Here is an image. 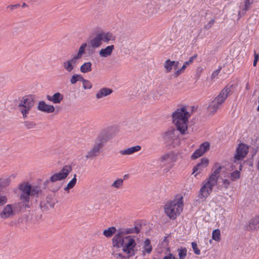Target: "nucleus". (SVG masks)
Masks as SVG:
<instances>
[{
	"instance_id": "0eeeda50",
	"label": "nucleus",
	"mask_w": 259,
	"mask_h": 259,
	"mask_svg": "<svg viewBox=\"0 0 259 259\" xmlns=\"http://www.w3.org/2000/svg\"><path fill=\"white\" fill-rule=\"evenodd\" d=\"M115 36L109 32H100L97 33L89 41V44L92 48H98L102 45L103 42L108 43L110 41H114Z\"/></svg>"
},
{
	"instance_id": "79ce46f5",
	"label": "nucleus",
	"mask_w": 259,
	"mask_h": 259,
	"mask_svg": "<svg viewBox=\"0 0 259 259\" xmlns=\"http://www.w3.org/2000/svg\"><path fill=\"white\" fill-rule=\"evenodd\" d=\"M81 81L82 82L84 89L89 90L92 88V84L90 81L85 79L82 77V79L81 80Z\"/></svg>"
},
{
	"instance_id": "412c9836",
	"label": "nucleus",
	"mask_w": 259,
	"mask_h": 259,
	"mask_svg": "<svg viewBox=\"0 0 259 259\" xmlns=\"http://www.w3.org/2000/svg\"><path fill=\"white\" fill-rule=\"evenodd\" d=\"M102 148L99 145L95 144L93 147L89 150L85 156L87 159H92L97 156Z\"/></svg>"
},
{
	"instance_id": "4be33fe9",
	"label": "nucleus",
	"mask_w": 259,
	"mask_h": 259,
	"mask_svg": "<svg viewBox=\"0 0 259 259\" xmlns=\"http://www.w3.org/2000/svg\"><path fill=\"white\" fill-rule=\"evenodd\" d=\"M214 167H215V170L213 171V172L207 179L209 180V181H211L217 184L219 176L221 171L222 167L220 166L218 163H216L214 165Z\"/></svg>"
},
{
	"instance_id": "5701e85b",
	"label": "nucleus",
	"mask_w": 259,
	"mask_h": 259,
	"mask_svg": "<svg viewBox=\"0 0 259 259\" xmlns=\"http://www.w3.org/2000/svg\"><path fill=\"white\" fill-rule=\"evenodd\" d=\"M179 64L178 61H171L169 59L166 60L164 64L165 72L167 73L170 72L174 67L175 69H177L179 66Z\"/></svg>"
},
{
	"instance_id": "49530a36",
	"label": "nucleus",
	"mask_w": 259,
	"mask_h": 259,
	"mask_svg": "<svg viewBox=\"0 0 259 259\" xmlns=\"http://www.w3.org/2000/svg\"><path fill=\"white\" fill-rule=\"evenodd\" d=\"M214 19H212L210 20L206 24H205L204 26V28L205 30L209 29L211 26L213 25V24L214 23Z\"/></svg>"
},
{
	"instance_id": "473e14b6",
	"label": "nucleus",
	"mask_w": 259,
	"mask_h": 259,
	"mask_svg": "<svg viewBox=\"0 0 259 259\" xmlns=\"http://www.w3.org/2000/svg\"><path fill=\"white\" fill-rule=\"evenodd\" d=\"M116 231V229L115 227H111L108 228L107 229L104 230L103 231V234L105 237L110 238L115 233Z\"/></svg>"
},
{
	"instance_id": "9b49d317",
	"label": "nucleus",
	"mask_w": 259,
	"mask_h": 259,
	"mask_svg": "<svg viewBox=\"0 0 259 259\" xmlns=\"http://www.w3.org/2000/svg\"><path fill=\"white\" fill-rule=\"evenodd\" d=\"M217 184L207 179L201 188L198 197L202 200H204L212 192L213 187Z\"/></svg>"
},
{
	"instance_id": "c756f323",
	"label": "nucleus",
	"mask_w": 259,
	"mask_h": 259,
	"mask_svg": "<svg viewBox=\"0 0 259 259\" xmlns=\"http://www.w3.org/2000/svg\"><path fill=\"white\" fill-rule=\"evenodd\" d=\"M87 46V44L86 43L82 44L78 49L77 54L73 57L77 60L80 59L82 58V55L85 54V50Z\"/></svg>"
},
{
	"instance_id": "a18cd8bd",
	"label": "nucleus",
	"mask_w": 259,
	"mask_h": 259,
	"mask_svg": "<svg viewBox=\"0 0 259 259\" xmlns=\"http://www.w3.org/2000/svg\"><path fill=\"white\" fill-rule=\"evenodd\" d=\"M231 184V181L230 180H228L227 179H225L223 180V184L224 186V187L225 188V189H227L229 188L230 185Z\"/></svg>"
},
{
	"instance_id": "4d7b16f0",
	"label": "nucleus",
	"mask_w": 259,
	"mask_h": 259,
	"mask_svg": "<svg viewBox=\"0 0 259 259\" xmlns=\"http://www.w3.org/2000/svg\"><path fill=\"white\" fill-rule=\"evenodd\" d=\"M26 6V4L24 3L22 5V7H24Z\"/></svg>"
},
{
	"instance_id": "1a4fd4ad",
	"label": "nucleus",
	"mask_w": 259,
	"mask_h": 259,
	"mask_svg": "<svg viewBox=\"0 0 259 259\" xmlns=\"http://www.w3.org/2000/svg\"><path fill=\"white\" fill-rule=\"evenodd\" d=\"M72 170V167L71 165H65L59 172L53 175L51 177L50 181L52 183H55L58 181L63 180L68 177Z\"/></svg>"
},
{
	"instance_id": "cd10ccee",
	"label": "nucleus",
	"mask_w": 259,
	"mask_h": 259,
	"mask_svg": "<svg viewBox=\"0 0 259 259\" xmlns=\"http://www.w3.org/2000/svg\"><path fill=\"white\" fill-rule=\"evenodd\" d=\"M197 55H195L191 57L189 59L188 61L185 62L184 63L183 65L182 66V67L180 69H179L178 70H177L174 73V76H176V77H177L180 74H181L185 70V69L186 68L187 66L188 65H189V64H191L193 62L194 60L197 58Z\"/></svg>"
},
{
	"instance_id": "393cba45",
	"label": "nucleus",
	"mask_w": 259,
	"mask_h": 259,
	"mask_svg": "<svg viewBox=\"0 0 259 259\" xmlns=\"http://www.w3.org/2000/svg\"><path fill=\"white\" fill-rule=\"evenodd\" d=\"M47 100L54 104L60 103L63 99V96L61 93L58 92L55 93L53 96L47 95L46 96Z\"/></svg>"
},
{
	"instance_id": "f3484780",
	"label": "nucleus",
	"mask_w": 259,
	"mask_h": 259,
	"mask_svg": "<svg viewBox=\"0 0 259 259\" xmlns=\"http://www.w3.org/2000/svg\"><path fill=\"white\" fill-rule=\"evenodd\" d=\"M176 159V156L175 153L170 151L166 153L163 154L159 158V161L162 164H165L166 163H170L171 162H174Z\"/></svg>"
},
{
	"instance_id": "a19ab883",
	"label": "nucleus",
	"mask_w": 259,
	"mask_h": 259,
	"mask_svg": "<svg viewBox=\"0 0 259 259\" xmlns=\"http://www.w3.org/2000/svg\"><path fill=\"white\" fill-rule=\"evenodd\" d=\"M82 76L79 74H74L72 76L70 79V82L71 84H73L76 83L77 81H80L82 79Z\"/></svg>"
},
{
	"instance_id": "3c124183",
	"label": "nucleus",
	"mask_w": 259,
	"mask_h": 259,
	"mask_svg": "<svg viewBox=\"0 0 259 259\" xmlns=\"http://www.w3.org/2000/svg\"><path fill=\"white\" fill-rule=\"evenodd\" d=\"M258 55L255 54L254 61H253V65L254 66H256V63H257V62L258 61Z\"/></svg>"
},
{
	"instance_id": "37998d69",
	"label": "nucleus",
	"mask_w": 259,
	"mask_h": 259,
	"mask_svg": "<svg viewBox=\"0 0 259 259\" xmlns=\"http://www.w3.org/2000/svg\"><path fill=\"white\" fill-rule=\"evenodd\" d=\"M24 125L27 129H31L35 127L36 124L33 121H25L24 122Z\"/></svg>"
},
{
	"instance_id": "e433bc0d",
	"label": "nucleus",
	"mask_w": 259,
	"mask_h": 259,
	"mask_svg": "<svg viewBox=\"0 0 259 259\" xmlns=\"http://www.w3.org/2000/svg\"><path fill=\"white\" fill-rule=\"evenodd\" d=\"M123 185V180L118 179L115 180L111 185V187L116 189H121Z\"/></svg>"
},
{
	"instance_id": "c9c22d12",
	"label": "nucleus",
	"mask_w": 259,
	"mask_h": 259,
	"mask_svg": "<svg viewBox=\"0 0 259 259\" xmlns=\"http://www.w3.org/2000/svg\"><path fill=\"white\" fill-rule=\"evenodd\" d=\"M152 248L151 245H150V241L149 239H147L144 241V250L143 252H146L147 253H150L152 251Z\"/></svg>"
},
{
	"instance_id": "ea45409f",
	"label": "nucleus",
	"mask_w": 259,
	"mask_h": 259,
	"mask_svg": "<svg viewBox=\"0 0 259 259\" xmlns=\"http://www.w3.org/2000/svg\"><path fill=\"white\" fill-rule=\"evenodd\" d=\"M148 14L151 15L155 13V8L154 6L151 4H148L146 6V12Z\"/></svg>"
},
{
	"instance_id": "09e8293b",
	"label": "nucleus",
	"mask_w": 259,
	"mask_h": 259,
	"mask_svg": "<svg viewBox=\"0 0 259 259\" xmlns=\"http://www.w3.org/2000/svg\"><path fill=\"white\" fill-rule=\"evenodd\" d=\"M221 70V68L220 67L219 69H217V70H214V71L212 72V74H211V78L212 79H213V78H214L215 76H217L219 74V73H220V72Z\"/></svg>"
},
{
	"instance_id": "a878e982",
	"label": "nucleus",
	"mask_w": 259,
	"mask_h": 259,
	"mask_svg": "<svg viewBox=\"0 0 259 259\" xmlns=\"http://www.w3.org/2000/svg\"><path fill=\"white\" fill-rule=\"evenodd\" d=\"M141 149V147L139 145L131 147L127 149L120 151L119 153L123 155H130L136 152H139Z\"/></svg>"
},
{
	"instance_id": "dca6fc26",
	"label": "nucleus",
	"mask_w": 259,
	"mask_h": 259,
	"mask_svg": "<svg viewBox=\"0 0 259 259\" xmlns=\"http://www.w3.org/2000/svg\"><path fill=\"white\" fill-rule=\"evenodd\" d=\"M37 109L40 111L47 113H51L55 111V107L53 105L47 104L44 101L38 102Z\"/></svg>"
},
{
	"instance_id": "b1692460",
	"label": "nucleus",
	"mask_w": 259,
	"mask_h": 259,
	"mask_svg": "<svg viewBox=\"0 0 259 259\" xmlns=\"http://www.w3.org/2000/svg\"><path fill=\"white\" fill-rule=\"evenodd\" d=\"M113 91L112 89L108 88H101L96 94V98L97 99H100L104 97L110 95Z\"/></svg>"
},
{
	"instance_id": "39448f33",
	"label": "nucleus",
	"mask_w": 259,
	"mask_h": 259,
	"mask_svg": "<svg viewBox=\"0 0 259 259\" xmlns=\"http://www.w3.org/2000/svg\"><path fill=\"white\" fill-rule=\"evenodd\" d=\"M233 84L226 85L209 104L208 107V112L210 114H214L224 103L229 95L232 89Z\"/></svg>"
},
{
	"instance_id": "6e6552de",
	"label": "nucleus",
	"mask_w": 259,
	"mask_h": 259,
	"mask_svg": "<svg viewBox=\"0 0 259 259\" xmlns=\"http://www.w3.org/2000/svg\"><path fill=\"white\" fill-rule=\"evenodd\" d=\"M34 104V101L31 97H24L20 100L18 104V109L22 114L23 119L28 118Z\"/></svg>"
},
{
	"instance_id": "4468645a",
	"label": "nucleus",
	"mask_w": 259,
	"mask_h": 259,
	"mask_svg": "<svg viewBox=\"0 0 259 259\" xmlns=\"http://www.w3.org/2000/svg\"><path fill=\"white\" fill-rule=\"evenodd\" d=\"M209 143L207 142L201 144L199 148L193 153L191 156V158L192 159H196L201 156L205 152L209 150Z\"/></svg>"
},
{
	"instance_id": "20e7f679",
	"label": "nucleus",
	"mask_w": 259,
	"mask_h": 259,
	"mask_svg": "<svg viewBox=\"0 0 259 259\" xmlns=\"http://www.w3.org/2000/svg\"><path fill=\"white\" fill-rule=\"evenodd\" d=\"M233 84L226 85L209 104L208 107V112L210 114H214L224 103L229 95L232 89Z\"/></svg>"
},
{
	"instance_id": "bb28decb",
	"label": "nucleus",
	"mask_w": 259,
	"mask_h": 259,
	"mask_svg": "<svg viewBox=\"0 0 259 259\" xmlns=\"http://www.w3.org/2000/svg\"><path fill=\"white\" fill-rule=\"evenodd\" d=\"M114 49V45L107 46L105 48L101 49L99 52V54L101 57H108L112 54Z\"/></svg>"
},
{
	"instance_id": "de8ad7c7",
	"label": "nucleus",
	"mask_w": 259,
	"mask_h": 259,
	"mask_svg": "<svg viewBox=\"0 0 259 259\" xmlns=\"http://www.w3.org/2000/svg\"><path fill=\"white\" fill-rule=\"evenodd\" d=\"M254 0H244V4L250 10L251 5L253 4Z\"/></svg>"
},
{
	"instance_id": "7ed1b4c3",
	"label": "nucleus",
	"mask_w": 259,
	"mask_h": 259,
	"mask_svg": "<svg viewBox=\"0 0 259 259\" xmlns=\"http://www.w3.org/2000/svg\"><path fill=\"white\" fill-rule=\"evenodd\" d=\"M172 122L182 134L188 128V119L191 116L186 106L178 108L172 114Z\"/></svg>"
},
{
	"instance_id": "f704fd0d",
	"label": "nucleus",
	"mask_w": 259,
	"mask_h": 259,
	"mask_svg": "<svg viewBox=\"0 0 259 259\" xmlns=\"http://www.w3.org/2000/svg\"><path fill=\"white\" fill-rule=\"evenodd\" d=\"M241 177V174L239 170H235L230 174L229 178L230 180L232 182L236 181Z\"/></svg>"
},
{
	"instance_id": "6ab92c4d",
	"label": "nucleus",
	"mask_w": 259,
	"mask_h": 259,
	"mask_svg": "<svg viewBox=\"0 0 259 259\" xmlns=\"http://www.w3.org/2000/svg\"><path fill=\"white\" fill-rule=\"evenodd\" d=\"M246 229L248 231H254L259 229V214L249 220Z\"/></svg>"
},
{
	"instance_id": "864d4df0",
	"label": "nucleus",
	"mask_w": 259,
	"mask_h": 259,
	"mask_svg": "<svg viewBox=\"0 0 259 259\" xmlns=\"http://www.w3.org/2000/svg\"><path fill=\"white\" fill-rule=\"evenodd\" d=\"M256 168L259 171V160L257 161V164H256Z\"/></svg>"
},
{
	"instance_id": "ddd939ff",
	"label": "nucleus",
	"mask_w": 259,
	"mask_h": 259,
	"mask_svg": "<svg viewBox=\"0 0 259 259\" xmlns=\"http://www.w3.org/2000/svg\"><path fill=\"white\" fill-rule=\"evenodd\" d=\"M248 152V147L244 144H240L236 149V153L234 156V162L242 160Z\"/></svg>"
},
{
	"instance_id": "f03ea898",
	"label": "nucleus",
	"mask_w": 259,
	"mask_h": 259,
	"mask_svg": "<svg viewBox=\"0 0 259 259\" xmlns=\"http://www.w3.org/2000/svg\"><path fill=\"white\" fill-rule=\"evenodd\" d=\"M20 200L17 205L20 209L30 207L29 201L30 196L38 197L42 194V190L39 186H31L28 183L19 185Z\"/></svg>"
},
{
	"instance_id": "423d86ee",
	"label": "nucleus",
	"mask_w": 259,
	"mask_h": 259,
	"mask_svg": "<svg viewBox=\"0 0 259 259\" xmlns=\"http://www.w3.org/2000/svg\"><path fill=\"white\" fill-rule=\"evenodd\" d=\"M183 197H180L179 198L168 201L164 205V210L165 213L169 219L174 220L178 215H180L183 210Z\"/></svg>"
},
{
	"instance_id": "7c9ffc66",
	"label": "nucleus",
	"mask_w": 259,
	"mask_h": 259,
	"mask_svg": "<svg viewBox=\"0 0 259 259\" xmlns=\"http://www.w3.org/2000/svg\"><path fill=\"white\" fill-rule=\"evenodd\" d=\"M239 11L238 12V19L243 16L246 12L249 10L243 2L239 4Z\"/></svg>"
},
{
	"instance_id": "13d9d810",
	"label": "nucleus",
	"mask_w": 259,
	"mask_h": 259,
	"mask_svg": "<svg viewBox=\"0 0 259 259\" xmlns=\"http://www.w3.org/2000/svg\"><path fill=\"white\" fill-rule=\"evenodd\" d=\"M257 111H259V104H258V107L257 108Z\"/></svg>"
},
{
	"instance_id": "aec40b11",
	"label": "nucleus",
	"mask_w": 259,
	"mask_h": 259,
	"mask_svg": "<svg viewBox=\"0 0 259 259\" xmlns=\"http://www.w3.org/2000/svg\"><path fill=\"white\" fill-rule=\"evenodd\" d=\"M14 214V211L11 204H7L5 206L0 213V217L3 219H6Z\"/></svg>"
},
{
	"instance_id": "a211bd4d",
	"label": "nucleus",
	"mask_w": 259,
	"mask_h": 259,
	"mask_svg": "<svg viewBox=\"0 0 259 259\" xmlns=\"http://www.w3.org/2000/svg\"><path fill=\"white\" fill-rule=\"evenodd\" d=\"M209 160L206 158H202L201 160V162L198 163L196 165H195L193 168V172L192 174H194L197 171L199 172H197L195 175V177L204 168L206 167L208 165Z\"/></svg>"
},
{
	"instance_id": "2eb2a0df",
	"label": "nucleus",
	"mask_w": 259,
	"mask_h": 259,
	"mask_svg": "<svg viewBox=\"0 0 259 259\" xmlns=\"http://www.w3.org/2000/svg\"><path fill=\"white\" fill-rule=\"evenodd\" d=\"M77 60L74 57L63 62L62 66L68 72H71L75 68L77 64Z\"/></svg>"
},
{
	"instance_id": "72a5a7b5",
	"label": "nucleus",
	"mask_w": 259,
	"mask_h": 259,
	"mask_svg": "<svg viewBox=\"0 0 259 259\" xmlns=\"http://www.w3.org/2000/svg\"><path fill=\"white\" fill-rule=\"evenodd\" d=\"M80 71L82 73H87L92 70V63L88 62L83 63L80 67Z\"/></svg>"
},
{
	"instance_id": "9d476101",
	"label": "nucleus",
	"mask_w": 259,
	"mask_h": 259,
	"mask_svg": "<svg viewBox=\"0 0 259 259\" xmlns=\"http://www.w3.org/2000/svg\"><path fill=\"white\" fill-rule=\"evenodd\" d=\"M55 195L53 193L48 194L40 202V207L42 211H47L53 209L57 202Z\"/></svg>"
},
{
	"instance_id": "8fccbe9b",
	"label": "nucleus",
	"mask_w": 259,
	"mask_h": 259,
	"mask_svg": "<svg viewBox=\"0 0 259 259\" xmlns=\"http://www.w3.org/2000/svg\"><path fill=\"white\" fill-rule=\"evenodd\" d=\"M162 259H177V258L175 257V256L171 253H169L166 255L164 257H163Z\"/></svg>"
},
{
	"instance_id": "4c0bfd02",
	"label": "nucleus",
	"mask_w": 259,
	"mask_h": 259,
	"mask_svg": "<svg viewBox=\"0 0 259 259\" xmlns=\"http://www.w3.org/2000/svg\"><path fill=\"white\" fill-rule=\"evenodd\" d=\"M179 259H184L187 255V250L185 247L178 249Z\"/></svg>"
},
{
	"instance_id": "5fc2aeb1",
	"label": "nucleus",
	"mask_w": 259,
	"mask_h": 259,
	"mask_svg": "<svg viewBox=\"0 0 259 259\" xmlns=\"http://www.w3.org/2000/svg\"><path fill=\"white\" fill-rule=\"evenodd\" d=\"M242 168V165L241 164H240L239 165V171L241 170Z\"/></svg>"
},
{
	"instance_id": "6e6d98bb",
	"label": "nucleus",
	"mask_w": 259,
	"mask_h": 259,
	"mask_svg": "<svg viewBox=\"0 0 259 259\" xmlns=\"http://www.w3.org/2000/svg\"><path fill=\"white\" fill-rule=\"evenodd\" d=\"M246 89L248 90L249 89V85L247 83V85H246Z\"/></svg>"
},
{
	"instance_id": "f8f14e48",
	"label": "nucleus",
	"mask_w": 259,
	"mask_h": 259,
	"mask_svg": "<svg viewBox=\"0 0 259 259\" xmlns=\"http://www.w3.org/2000/svg\"><path fill=\"white\" fill-rule=\"evenodd\" d=\"M162 137L163 140L169 145H172L179 139L178 132L175 129H170L164 132L162 134Z\"/></svg>"
},
{
	"instance_id": "c85d7f7f",
	"label": "nucleus",
	"mask_w": 259,
	"mask_h": 259,
	"mask_svg": "<svg viewBox=\"0 0 259 259\" xmlns=\"http://www.w3.org/2000/svg\"><path fill=\"white\" fill-rule=\"evenodd\" d=\"M107 135L105 132L101 133L98 136L95 144L99 145L102 148L104 144L107 141Z\"/></svg>"
},
{
	"instance_id": "f257e3e1",
	"label": "nucleus",
	"mask_w": 259,
	"mask_h": 259,
	"mask_svg": "<svg viewBox=\"0 0 259 259\" xmlns=\"http://www.w3.org/2000/svg\"><path fill=\"white\" fill-rule=\"evenodd\" d=\"M140 230V227L138 226L118 230L112 238V255L115 259H129L135 255L137 250L135 239L131 236L125 235L138 233Z\"/></svg>"
},
{
	"instance_id": "603ef678",
	"label": "nucleus",
	"mask_w": 259,
	"mask_h": 259,
	"mask_svg": "<svg viewBox=\"0 0 259 259\" xmlns=\"http://www.w3.org/2000/svg\"><path fill=\"white\" fill-rule=\"evenodd\" d=\"M20 7L19 4H16L14 5H10L8 7V8H10L11 10H14V9Z\"/></svg>"
},
{
	"instance_id": "c03bdc74",
	"label": "nucleus",
	"mask_w": 259,
	"mask_h": 259,
	"mask_svg": "<svg viewBox=\"0 0 259 259\" xmlns=\"http://www.w3.org/2000/svg\"><path fill=\"white\" fill-rule=\"evenodd\" d=\"M191 244H192V247L193 248V250L194 253L197 255H199L200 254V251L197 247V244L196 242H192Z\"/></svg>"
},
{
	"instance_id": "58836bf2",
	"label": "nucleus",
	"mask_w": 259,
	"mask_h": 259,
	"mask_svg": "<svg viewBox=\"0 0 259 259\" xmlns=\"http://www.w3.org/2000/svg\"><path fill=\"white\" fill-rule=\"evenodd\" d=\"M212 238L216 241H220L221 240V232L219 229H215L213 231Z\"/></svg>"
},
{
	"instance_id": "2f4dec72",
	"label": "nucleus",
	"mask_w": 259,
	"mask_h": 259,
	"mask_svg": "<svg viewBox=\"0 0 259 259\" xmlns=\"http://www.w3.org/2000/svg\"><path fill=\"white\" fill-rule=\"evenodd\" d=\"M76 176V175L74 174L72 179L67 184L66 187L64 188L65 191L69 192V190L75 186L77 182Z\"/></svg>"
}]
</instances>
